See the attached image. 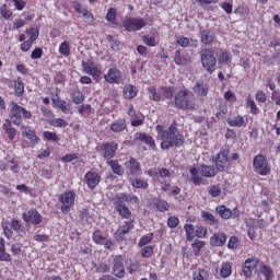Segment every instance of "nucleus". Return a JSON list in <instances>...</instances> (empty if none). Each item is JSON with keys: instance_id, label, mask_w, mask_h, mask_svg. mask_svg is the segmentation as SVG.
<instances>
[{"instance_id": "1a4fd4ad", "label": "nucleus", "mask_w": 280, "mask_h": 280, "mask_svg": "<svg viewBox=\"0 0 280 280\" xmlns=\"http://www.w3.org/2000/svg\"><path fill=\"white\" fill-rule=\"evenodd\" d=\"M125 202H130L131 205H137L139 202V197L135 194L118 192L114 197V205L126 206Z\"/></svg>"}, {"instance_id": "aec40b11", "label": "nucleus", "mask_w": 280, "mask_h": 280, "mask_svg": "<svg viewBox=\"0 0 280 280\" xmlns=\"http://www.w3.org/2000/svg\"><path fill=\"white\" fill-rule=\"evenodd\" d=\"M127 115H129V117H131L130 121H131V126L133 128L143 126V119L139 118V116L137 115V112L135 110V107L132 105L129 106Z\"/></svg>"}, {"instance_id": "69168bd1", "label": "nucleus", "mask_w": 280, "mask_h": 280, "mask_svg": "<svg viewBox=\"0 0 280 280\" xmlns=\"http://www.w3.org/2000/svg\"><path fill=\"white\" fill-rule=\"evenodd\" d=\"M93 242H95V244H104V242H106V238L102 236V233L100 231H95L93 233Z\"/></svg>"}, {"instance_id": "5701e85b", "label": "nucleus", "mask_w": 280, "mask_h": 280, "mask_svg": "<svg viewBox=\"0 0 280 280\" xmlns=\"http://www.w3.org/2000/svg\"><path fill=\"white\" fill-rule=\"evenodd\" d=\"M151 205L153 207H155V209H158V211H170V203H167V201L159 198V197H155L153 199H151Z\"/></svg>"}, {"instance_id": "603ef678", "label": "nucleus", "mask_w": 280, "mask_h": 280, "mask_svg": "<svg viewBox=\"0 0 280 280\" xmlns=\"http://www.w3.org/2000/svg\"><path fill=\"white\" fill-rule=\"evenodd\" d=\"M132 187L136 189H148V182H144L140 178H135L132 180Z\"/></svg>"}, {"instance_id": "052dcab7", "label": "nucleus", "mask_w": 280, "mask_h": 280, "mask_svg": "<svg viewBox=\"0 0 280 280\" xmlns=\"http://www.w3.org/2000/svg\"><path fill=\"white\" fill-rule=\"evenodd\" d=\"M72 102L73 104H82V102H84V94L80 91L74 92L72 94Z\"/></svg>"}, {"instance_id": "bf43d9fd", "label": "nucleus", "mask_w": 280, "mask_h": 280, "mask_svg": "<svg viewBox=\"0 0 280 280\" xmlns=\"http://www.w3.org/2000/svg\"><path fill=\"white\" fill-rule=\"evenodd\" d=\"M207 233H208V230L207 228L202 226V225H197L196 230H195V235L196 237H207Z\"/></svg>"}, {"instance_id": "dca6fc26", "label": "nucleus", "mask_w": 280, "mask_h": 280, "mask_svg": "<svg viewBox=\"0 0 280 280\" xmlns=\"http://www.w3.org/2000/svg\"><path fill=\"white\" fill-rule=\"evenodd\" d=\"M259 264V260L255 257H250L247 260H245L244 267H243V275L247 279H250L253 277V270L257 268Z\"/></svg>"}, {"instance_id": "2eb2a0df", "label": "nucleus", "mask_w": 280, "mask_h": 280, "mask_svg": "<svg viewBox=\"0 0 280 280\" xmlns=\"http://www.w3.org/2000/svg\"><path fill=\"white\" fill-rule=\"evenodd\" d=\"M119 145L116 142H107L101 145V150L104 152L103 156L107 161H110L115 156Z\"/></svg>"}, {"instance_id": "cd10ccee", "label": "nucleus", "mask_w": 280, "mask_h": 280, "mask_svg": "<svg viewBox=\"0 0 280 280\" xmlns=\"http://www.w3.org/2000/svg\"><path fill=\"white\" fill-rule=\"evenodd\" d=\"M116 211L119 213L120 218L125 220H130L132 218V211L127 206L114 205Z\"/></svg>"}, {"instance_id": "0e129e2a", "label": "nucleus", "mask_w": 280, "mask_h": 280, "mask_svg": "<svg viewBox=\"0 0 280 280\" xmlns=\"http://www.w3.org/2000/svg\"><path fill=\"white\" fill-rule=\"evenodd\" d=\"M219 62H221L222 65H230L231 56L229 55V52L226 51L221 52L219 56Z\"/></svg>"}, {"instance_id": "c03bdc74", "label": "nucleus", "mask_w": 280, "mask_h": 280, "mask_svg": "<svg viewBox=\"0 0 280 280\" xmlns=\"http://www.w3.org/2000/svg\"><path fill=\"white\" fill-rule=\"evenodd\" d=\"M49 125L54 126V128H67L69 122H67V120L63 118H54L52 120H49Z\"/></svg>"}, {"instance_id": "58836bf2", "label": "nucleus", "mask_w": 280, "mask_h": 280, "mask_svg": "<svg viewBox=\"0 0 280 280\" xmlns=\"http://www.w3.org/2000/svg\"><path fill=\"white\" fill-rule=\"evenodd\" d=\"M203 246H205V241L195 240L191 243L192 253L196 257L200 255V250H202Z\"/></svg>"}, {"instance_id": "412c9836", "label": "nucleus", "mask_w": 280, "mask_h": 280, "mask_svg": "<svg viewBox=\"0 0 280 280\" xmlns=\"http://www.w3.org/2000/svg\"><path fill=\"white\" fill-rule=\"evenodd\" d=\"M201 218L203 222H207L210 226H220V219L215 218V215L209 211H202Z\"/></svg>"}, {"instance_id": "f257e3e1", "label": "nucleus", "mask_w": 280, "mask_h": 280, "mask_svg": "<svg viewBox=\"0 0 280 280\" xmlns=\"http://www.w3.org/2000/svg\"><path fill=\"white\" fill-rule=\"evenodd\" d=\"M158 139L161 142L162 150H170V148H180L185 143V137L178 130V124H173L166 129L163 125L156 126Z\"/></svg>"}, {"instance_id": "3c124183", "label": "nucleus", "mask_w": 280, "mask_h": 280, "mask_svg": "<svg viewBox=\"0 0 280 280\" xmlns=\"http://www.w3.org/2000/svg\"><path fill=\"white\" fill-rule=\"evenodd\" d=\"M82 67L84 73L88 74H90L96 68L95 62H93L92 60L82 61Z\"/></svg>"}, {"instance_id": "4c0bfd02", "label": "nucleus", "mask_w": 280, "mask_h": 280, "mask_svg": "<svg viewBox=\"0 0 280 280\" xmlns=\"http://www.w3.org/2000/svg\"><path fill=\"white\" fill-rule=\"evenodd\" d=\"M184 230L186 231L187 242H194V235L196 234V228L194 226V224L186 223L184 225Z\"/></svg>"}, {"instance_id": "37998d69", "label": "nucleus", "mask_w": 280, "mask_h": 280, "mask_svg": "<svg viewBox=\"0 0 280 280\" xmlns=\"http://www.w3.org/2000/svg\"><path fill=\"white\" fill-rule=\"evenodd\" d=\"M192 280H209V271L199 269L194 272Z\"/></svg>"}, {"instance_id": "7c9ffc66", "label": "nucleus", "mask_w": 280, "mask_h": 280, "mask_svg": "<svg viewBox=\"0 0 280 280\" xmlns=\"http://www.w3.org/2000/svg\"><path fill=\"white\" fill-rule=\"evenodd\" d=\"M21 130H22V133L25 135L26 138L30 139L32 143H38V141H40V139L36 137V132L30 129V127L22 126Z\"/></svg>"}, {"instance_id": "a211bd4d", "label": "nucleus", "mask_w": 280, "mask_h": 280, "mask_svg": "<svg viewBox=\"0 0 280 280\" xmlns=\"http://www.w3.org/2000/svg\"><path fill=\"white\" fill-rule=\"evenodd\" d=\"M133 139H135V141H141L142 143H145V145H149V148H152V150H154V148H156L154 138H152L151 136H148L145 133L136 132L133 136Z\"/></svg>"}, {"instance_id": "6e6d98bb", "label": "nucleus", "mask_w": 280, "mask_h": 280, "mask_svg": "<svg viewBox=\"0 0 280 280\" xmlns=\"http://www.w3.org/2000/svg\"><path fill=\"white\" fill-rule=\"evenodd\" d=\"M247 108H250L252 115H258L259 113V108H257V104L250 97L247 98Z\"/></svg>"}, {"instance_id": "f3484780", "label": "nucleus", "mask_w": 280, "mask_h": 280, "mask_svg": "<svg viewBox=\"0 0 280 280\" xmlns=\"http://www.w3.org/2000/svg\"><path fill=\"white\" fill-rule=\"evenodd\" d=\"M104 78L109 84H119L121 82V71L117 68H110Z\"/></svg>"}, {"instance_id": "5fc2aeb1", "label": "nucleus", "mask_w": 280, "mask_h": 280, "mask_svg": "<svg viewBox=\"0 0 280 280\" xmlns=\"http://www.w3.org/2000/svg\"><path fill=\"white\" fill-rule=\"evenodd\" d=\"M209 194L212 196V198H218V196L222 195V188L218 185H211L209 187Z\"/></svg>"}, {"instance_id": "f8f14e48", "label": "nucleus", "mask_w": 280, "mask_h": 280, "mask_svg": "<svg viewBox=\"0 0 280 280\" xmlns=\"http://www.w3.org/2000/svg\"><path fill=\"white\" fill-rule=\"evenodd\" d=\"M22 219L26 224L38 225L43 222V215H40L36 209H31L27 212L22 213Z\"/></svg>"}, {"instance_id": "0eeeda50", "label": "nucleus", "mask_w": 280, "mask_h": 280, "mask_svg": "<svg viewBox=\"0 0 280 280\" xmlns=\"http://www.w3.org/2000/svg\"><path fill=\"white\" fill-rule=\"evenodd\" d=\"M229 152V149H221V151L215 155L214 163L217 172H224V170H229L231 165Z\"/></svg>"}, {"instance_id": "a878e982", "label": "nucleus", "mask_w": 280, "mask_h": 280, "mask_svg": "<svg viewBox=\"0 0 280 280\" xmlns=\"http://www.w3.org/2000/svg\"><path fill=\"white\" fill-rule=\"evenodd\" d=\"M126 128H128V125L124 118L117 119L110 125L112 132H124Z\"/></svg>"}, {"instance_id": "f03ea898", "label": "nucleus", "mask_w": 280, "mask_h": 280, "mask_svg": "<svg viewBox=\"0 0 280 280\" xmlns=\"http://www.w3.org/2000/svg\"><path fill=\"white\" fill-rule=\"evenodd\" d=\"M174 104L179 110H194V106H196V97L194 96V93L187 90H180L175 93Z\"/></svg>"}, {"instance_id": "f704fd0d", "label": "nucleus", "mask_w": 280, "mask_h": 280, "mask_svg": "<svg viewBox=\"0 0 280 280\" xmlns=\"http://www.w3.org/2000/svg\"><path fill=\"white\" fill-rule=\"evenodd\" d=\"M137 88L135 85H126L124 89V97L125 100H132L137 97Z\"/></svg>"}, {"instance_id": "9b49d317", "label": "nucleus", "mask_w": 280, "mask_h": 280, "mask_svg": "<svg viewBox=\"0 0 280 280\" xmlns=\"http://www.w3.org/2000/svg\"><path fill=\"white\" fill-rule=\"evenodd\" d=\"M10 119L14 126H21L23 124V107L15 102H11Z\"/></svg>"}, {"instance_id": "423d86ee", "label": "nucleus", "mask_w": 280, "mask_h": 280, "mask_svg": "<svg viewBox=\"0 0 280 280\" xmlns=\"http://www.w3.org/2000/svg\"><path fill=\"white\" fill-rule=\"evenodd\" d=\"M145 25H148V22L143 18H126L122 21V27H125L126 32H139Z\"/></svg>"}, {"instance_id": "864d4df0", "label": "nucleus", "mask_w": 280, "mask_h": 280, "mask_svg": "<svg viewBox=\"0 0 280 280\" xmlns=\"http://www.w3.org/2000/svg\"><path fill=\"white\" fill-rule=\"evenodd\" d=\"M253 229H266L268 226V223L264 219H254L252 221Z\"/></svg>"}, {"instance_id": "2f4dec72", "label": "nucleus", "mask_w": 280, "mask_h": 280, "mask_svg": "<svg viewBox=\"0 0 280 280\" xmlns=\"http://www.w3.org/2000/svg\"><path fill=\"white\" fill-rule=\"evenodd\" d=\"M215 212L221 218H223V220H229L231 218V215H233V211L231 209L226 208V206H224V205L218 206L215 208Z\"/></svg>"}, {"instance_id": "39448f33", "label": "nucleus", "mask_w": 280, "mask_h": 280, "mask_svg": "<svg viewBox=\"0 0 280 280\" xmlns=\"http://www.w3.org/2000/svg\"><path fill=\"white\" fill-rule=\"evenodd\" d=\"M253 165L256 174L260 176H268L270 174V165H268V158L266 155H256L253 160Z\"/></svg>"}, {"instance_id": "20e7f679", "label": "nucleus", "mask_w": 280, "mask_h": 280, "mask_svg": "<svg viewBox=\"0 0 280 280\" xmlns=\"http://www.w3.org/2000/svg\"><path fill=\"white\" fill-rule=\"evenodd\" d=\"M200 58L203 69L210 74L213 73L215 71V65H218L215 52L211 49L201 50Z\"/></svg>"}, {"instance_id": "680f3d73", "label": "nucleus", "mask_w": 280, "mask_h": 280, "mask_svg": "<svg viewBox=\"0 0 280 280\" xmlns=\"http://www.w3.org/2000/svg\"><path fill=\"white\" fill-rule=\"evenodd\" d=\"M11 226L15 233H23V231H25V228H23V224H21L19 220H13Z\"/></svg>"}, {"instance_id": "4468645a", "label": "nucleus", "mask_w": 280, "mask_h": 280, "mask_svg": "<svg viewBox=\"0 0 280 280\" xmlns=\"http://www.w3.org/2000/svg\"><path fill=\"white\" fill-rule=\"evenodd\" d=\"M100 180H102V175L97 172H88L84 175V183L88 185L89 189H95L97 185H100Z\"/></svg>"}, {"instance_id": "6ab92c4d", "label": "nucleus", "mask_w": 280, "mask_h": 280, "mask_svg": "<svg viewBox=\"0 0 280 280\" xmlns=\"http://www.w3.org/2000/svg\"><path fill=\"white\" fill-rule=\"evenodd\" d=\"M127 167L132 176H139L141 174V163L135 158H130L127 162Z\"/></svg>"}, {"instance_id": "13d9d810", "label": "nucleus", "mask_w": 280, "mask_h": 280, "mask_svg": "<svg viewBox=\"0 0 280 280\" xmlns=\"http://www.w3.org/2000/svg\"><path fill=\"white\" fill-rule=\"evenodd\" d=\"M7 170H11V172H13V174H19V172H21V167L14 161L7 162Z\"/></svg>"}, {"instance_id": "338daca9", "label": "nucleus", "mask_w": 280, "mask_h": 280, "mask_svg": "<svg viewBox=\"0 0 280 280\" xmlns=\"http://www.w3.org/2000/svg\"><path fill=\"white\" fill-rule=\"evenodd\" d=\"M88 75H92L93 80H95L96 82H100L102 80V70H100L96 67Z\"/></svg>"}, {"instance_id": "a18cd8bd", "label": "nucleus", "mask_w": 280, "mask_h": 280, "mask_svg": "<svg viewBox=\"0 0 280 280\" xmlns=\"http://www.w3.org/2000/svg\"><path fill=\"white\" fill-rule=\"evenodd\" d=\"M260 273L265 277V280H270L272 279V277H275V272L272 271V269H270V267L262 265L260 267Z\"/></svg>"}, {"instance_id": "6e6552de", "label": "nucleus", "mask_w": 280, "mask_h": 280, "mask_svg": "<svg viewBox=\"0 0 280 280\" xmlns=\"http://www.w3.org/2000/svg\"><path fill=\"white\" fill-rule=\"evenodd\" d=\"M59 202H61V213L67 215L75 205V192L73 191H66L59 196Z\"/></svg>"}, {"instance_id": "e2e57ef3", "label": "nucleus", "mask_w": 280, "mask_h": 280, "mask_svg": "<svg viewBox=\"0 0 280 280\" xmlns=\"http://www.w3.org/2000/svg\"><path fill=\"white\" fill-rule=\"evenodd\" d=\"M142 40L144 45H148L149 47H156V39L154 37H150V35H143Z\"/></svg>"}, {"instance_id": "49530a36", "label": "nucleus", "mask_w": 280, "mask_h": 280, "mask_svg": "<svg viewBox=\"0 0 280 280\" xmlns=\"http://www.w3.org/2000/svg\"><path fill=\"white\" fill-rule=\"evenodd\" d=\"M153 240L154 233H149L148 235H144L139 240L138 246H140V248H143V246H148V244H150V242H152Z\"/></svg>"}, {"instance_id": "c9c22d12", "label": "nucleus", "mask_w": 280, "mask_h": 280, "mask_svg": "<svg viewBox=\"0 0 280 280\" xmlns=\"http://www.w3.org/2000/svg\"><path fill=\"white\" fill-rule=\"evenodd\" d=\"M232 272H233V267L231 266V262H223L221 265L220 277H222V279H226L231 277Z\"/></svg>"}, {"instance_id": "7ed1b4c3", "label": "nucleus", "mask_w": 280, "mask_h": 280, "mask_svg": "<svg viewBox=\"0 0 280 280\" xmlns=\"http://www.w3.org/2000/svg\"><path fill=\"white\" fill-rule=\"evenodd\" d=\"M218 174L215 166L201 165L190 168V176L194 185H202V176L205 178H213Z\"/></svg>"}, {"instance_id": "b1692460", "label": "nucleus", "mask_w": 280, "mask_h": 280, "mask_svg": "<svg viewBox=\"0 0 280 280\" xmlns=\"http://www.w3.org/2000/svg\"><path fill=\"white\" fill-rule=\"evenodd\" d=\"M2 130H4L5 135H8L10 141H14L16 138V130L14 127H12V121L10 119H7L4 124L2 125Z\"/></svg>"}, {"instance_id": "8fccbe9b", "label": "nucleus", "mask_w": 280, "mask_h": 280, "mask_svg": "<svg viewBox=\"0 0 280 280\" xmlns=\"http://www.w3.org/2000/svg\"><path fill=\"white\" fill-rule=\"evenodd\" d=\"M164 97H166V100H172V97H174V94L176 93V89L173 86H164L161 88Z\"/></svg>"}, {"instance_id": "a19ab883", "label": "nucleus", "mask_w": 280, "mask_h": 280, "mask_svg": "<svg viewBox=\"0 0 280 280\" xmlns=\"http://www.w3.org/2000/svg\"><path fill=\"white\" fill-rule=\"evenodd\" d=\"M107 42L110 44L113 51H121L122 45L119 39H115L112 35H108Z\"/></svg>"}, {"instance_id": "ea45409f", "label": "nucleus", "mask_w": 280, "mask_h": 280, "mask_svg": "<svg viewBox=\"0 0 280 280\" xmlns=\"http://www.w3.org/2000/svg\"><path fill=\"white\" fill-rule=\"evenodd\" d=\"M52 104H55L57 108H60L62 113H69V108H70L69 103L61 101L60 98H52Z\"/></svg>"}, {"instance_id": "774afa93", "label": "nucleus", "mask_w": 280, "mask_h": 280, "mask_svg": "<svg viewBox=\"0 0 280 280\" xmlns=\"http://www.w3.org/2000/svg\"><path fill=\"white\" fill-rule=\"evenodd\" d=\"M44 139H47V141H60V138H58V135L51 131H45Z\"/></svg>"}, {"instance_id": "bb28decb", "label": "nucleus", "mask_w": 280, "mask_h": 280, "mask_svg": "<svg viewBox=\"0 0 280 280\" xmlns=\"http://www.w3.org/2000/svg\"><path fill=\"white\" fill-rule=\"evenodd\" d=\"M107 165H109L113 174H116L117 176H124V167L120 165L119 161L109 160L107 161Z\"/></svg>"}, {"instance_id": "393cba45", "label": "nucleus", "mask_w": 280, "mask_h": 280, "mask_svg": "<svg viewBox=\"0 0 280 280\" xmlns=\"http://www.w3.org/2000/svg\"><path fill=\"white\" fill-rule=\"evenodd\" d=\"M192 91L199 97H207V94L209 93V86L205 85L202 82H197Z\"/></svg>"}, {"instance_id": "4be33fe9", "label": "nucleus", "mask_w": 280, "mask_h": 280, "mask_svg": "<svg viewBox=\"0 0 280 280\" xmlns=\"http://www.w3.org/2000/svg\"><path fill=\"white\" fill-rule=\"evenodd\" d=\"M212 246H224L226 244V234L219 232L214 233L210 238Z\"/></svg>"}, {"instance_id": "09e8293b", "label": "nucleus", "mask_w": 280, "mask_h": 280, "mask_svg": "<svg viewBox=\"0 0 280 280\" xmlns=\"http://www.w3.org/2000/svg\"><path fill=\"white\" fill-rule=\"evenodd\" d=\"M148 91L150 93V100L153 102H161V94L156 92V88L154 85L149 86Z\"/></svg>"}, {"instance_id": "79ce46f5", "label": "nucleus", "mask_w": 280, "mask_h": 280, "mask_svg": "<svg viewBox=\"0 0 280 280\" xmlns=\"http://www.w3.org/2000/svg\"><path fill=\"white\" fill-rule=\"evenodd\" d=\"M106 19L108 23H112V25H117V9L116 8H109L106 14Z\"/></svg>"}, {"instance_id": "ddd939ff", "label": "nucleus", "mask_w": 280, "mask_h": 280, "mask_svg": "<svg viewBox=\"0 0 280 280\" xmlns=\"http://www.w3.org/2000/svg\"><path fill=\"white\" fill-rule=\"evenodd\" d=\"M135 229V224H132V221H126L120 228L117 229L115 238L117 242H124L126 240V235L130 233Z\"/></svg>"}, {"instance_id": "c85d7f7f", "label": "nucleus", "mask_w": 280, "mask_h": 280, "mask_svg": "<svg viewBox=\"0 0 280 280\" xmlns=\"http://www.w3.org/2000/svg\"><path fill=\"white\" fill-rule=\"evenodd\" d=\"M200 38L203 45H211L213 43V32L200 28Z\"/></svg>"}, {"instance_id": "c756f323", "label": "nucleus", "mask_w": 280, "mask_h": 280, "mask_svg": "<svg viewBox=\"0 0 280 280\" xmlns=\"http://www.w3.org/2000/svg\"><path fill=\"white\" fill-rule=\"evenodd\" d=\"M176 43L179 45V47H197L196 40L185 36H177Z\"/></svg>"}, {"instance_id": "72a5a7b5", "label": "nucleus", "mask_w": 280, "mask_h": 280, "mask_svg": "<svg viewBox=\"0 0 280 280\" xmlns=\"http://www.w3.org/2000/svg\"><path fill=\"white\" fill-rule=\"evenodd\" d=\"M174 62L175 65L183 66L188 65V62H191V59H189V56L180 55V50H176Z\"/></svg>"}, {"instance_id": "e433bc0d", "label": "nucleus", "mask_w": 280, "mask_h": 280, "mask_svg": "<svg viewBox=\"0 0 280 280\" xmlns=\"http://www.w3.org/2000/svg\"><path fill=\"white\" fill-rule=\"evenodd\" d=\"M14 93L18 97L23 96L25 93V85L23 84L21 78H18V80L14 81Z\"/></svg>"}, {"instance_id": "4d7b16f0", "label": "nucleus", "mask_w": 280, "mask_h": 280, "mask_svg": "<svg viewBox=\"0 0 280 280\" xmlns=\"http://www.w3.org/2000/svg\"><path fill=\"white\" fill-rule=\"evenodd\" d=\"M151 255H154V246L149 245V246H144L141 249V256L144 258H149Z\"/></svg>"}, {"instance_id": "473e14b6", "label": "nucleus", "mask_w": 280, "mask_h": 280, "mask_svg": "<svg viewBox=\"0 0 280 280\" xmlns=\"http://www.w3.org/2000/svg\"><path fill=\"white\" fill-rule=\"evenodd\" d=\"M228 124L232 128H242V126H244V124H245L244 117L243 116L230 117V118H228Z\"/></svg>"}, {"instance_id": "9d476101", "label": "nucleus", "mask_w": 280, "mask_h": 280, "mask_svg": "<svg viewBox=\"0 0 280 280\" xmlns=\"http://www.w3.org/2000/svg\"><path fill=\"white\" fill-rule=\"evenodd\" d=\"M113 273L116 279H124L126 277V267L124 266V256L117 255L114 258Z\"/></svg>"}, {"instance_id": "de8ad7c7", "label": "nucleus", "mask_w": 280, "mask_h": 280, "mask_svg": "<svg viewBox=\"0 0 280 280\" xmlns=\"http://www.w3.org/2000/svg\"><path fill=\"white\" fill-rule=\"evenodd\" d=\"M59 54L61 56H70L71 55V48L69 46V42H62L59 46Z\"/></svg>"}]
</instances>
